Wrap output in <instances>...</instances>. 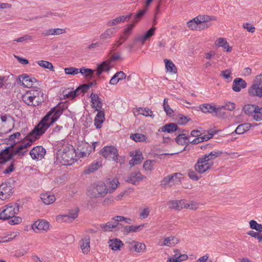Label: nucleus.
I'll list each match as a JSON object with an SVG mask.
<instances>
[{
  "mask_svg": "<svg viewBox=\"0 0 262 262\" xmlns=\"http://www.w3.org/2000/svg\"><path fill=\"white\" fill-rule=\"evenodd\" d=\"M62 113V111L59 108L54 107L51 108L28 135L25 140L15 148L13 145H11L13 158L15 157L21 158L24 157L28 151V148L32 145L33 142L39 139L47 129L59 118Z\"/></svg>",
  "mask_w": 262,
  "mask_h": 262,
  "instance_id": "nucleus-1",
  "label": "nucleus"
},
{
  "mask_svg": "<svg viewBox=\"0 0 262 262\" xmlns=\"http://www.w3.org/2000/svg\"><path fill=\"white\" fill-rule=\"evenodd\" d=\"M76 156L74 147L69 144H63L56 152V162L63 165H72Z\"/></svg>",
  "mask_w": 262,
  "mask_h": 262,
  "instance_id": "nucleus-2",
  "label": "nucleus"
},
{
  "mask_svg": "<svg viewBox=\"0 0 262 262\" xmlns=\"http://www.w3.org/2000/svg\"><path fill=\"white\" fill-rule=\"evenodd\" d=\"M4 209H0V219L8 220L13 219L10 221L11 224H17L21 222V219L19 216H15L19 211V206L16 203H11L6 205Z\"/></svg>",
  "mask_w": 262,
  "mask_h": 262,
  "instance_id": "nucleus-3",
  "label": "nucleus"
},
{
  "mask_svg": "<svg viewBox=\"0 0 262 262\" xmlns=\"http://www.w3.org/2000/svg\"><path fill=\"white\" fill-rule=\"evenodd\" d=\"M22 99L27 105L36 106L44 101V94L39 89H32L23 96Z\"/></svg>",
  "mask_w": 262,
  "mask_h": 262,
  "instance_id": "nucleus-4",
  "label": "nucleus"
},
{
  "mask_svg": "<svg viewBox=\"0 0 262 262\" xmlns=\"http://www.w3.org/2000/svg\"><path fill=\"white\" fill-rule=\"evenodd\" d=\"M108 192L105 184L99 182L92 186L87 192V195L92 198L104 197Z\"/></svg>",
  "mask_w": 262,
  "mask_h": 262,
  "instance_id": "nucleus-5",
  "label": "nucleus"
},
{
  "mask_svg": "<svg viewBox=\"0 0 262 262\" xmlns=\"http://www.w3.org/2000/svg\"><path fill=\"white\" fill-rule=\"evenodd\" d=\"M182 179L181 173H173L164 177L160 181V185L164 188H169L180 182Z\"/></svg>",
  "mask_w": 262,
  "mask_h": 262,
  "instance_id": "nucleus-6",
  "label": "nucleus"
},
{
  "mask_svg": "<svg viewBox=\"0 0 262 262\" xmlns=\"http://www.w3.org/2000/svg\"><path fill=\"white\" fill-rule=\"evenodd\" d=\"M248 94L251 96L262 97V74L255 78L252 84L248 89Z\"/></svg>",
  "mask_w": 262,
  "mask_h": 262,
  "instance_id": "nucleus-7",
  "label": "nucleus"
},
{
  "mask_svg": "<svg viewBox=\"0 0 262 262\" xmlns=\"http://www.w3.org/2000/svg\"><path fill=\"white\" fill-rule=\"evenodd\" d=\"M120 55L119 53H115L112 55L108 60L102 62L98 66L96 70V75L99 76L103 72H108L112 68L111 63L112 61L120 59Z\"/></svg>",
  "mask_w": 262,
  "mask_h": 262,
  "instance_id": "nucleus-8",
  "label": "nucleus"
},
{
  "mask_svg": "<svg viewBox=\"0 0 262 262\" xmlns=\"http://www.w3.org/2000/svg\"><path fill=\"white\" fill-rule=\"evenodd\" d=\"M101 155L106 159L117 161L119 154L117 149L114 146H105L100 151Z\"/></svg>",
  "mask_w": 262,
  "mask_h": 262,
  "instance_id": "nucleus-9",
  "label": "nucleus"
},
{
  "mask_svg": "<svg viewBox=\"0 0 262 262\" xmlns=\"http://www.w3.org/2000/svg\"><path fill=\"white\" fill-rule=\"evenodd\" d=\"M213 166V163H210L204 159L202 157L198 160L194 168L196 171L199 173H203L210 169Z\"/></svg>",
  "mask_w": 262,
  "mask_h": 262,
  "instance_id": "nucleus-10",
  "label": "nucleus"
},
{
  "mask_svg": "<svg viewBox=\"0 0 262 262\" xmlns=\"http://www.w3.org/2000/svg\"><path fill=\"white\" fill-rule=\"evenodd\" d=\"M179 242V239L175 236H169L165 238L161 237L158 243V246L173 247Z\"/></svg>",
  "mask_w": 262,
  "mask_h": 262,
  "instance_id": "nucleus-11",
  "label": "nucleus"
},
{
  "mask_svg": "<svg viewBox=\"0 0 262 262\" xmlns=\"http://www.w3.org/2000/svg\"><path fill=\"white\" fill-rule=\"evenodd\" d=\"M19 80L20 84L26 88H31L37 82L35 78L30 77L26 74L20 75Z\"/></svg>",
  "mask_w": 262,
  "mask_h": 262,
  "instance_id": "nucleus-12",
  "label": "nucleus"
},
{
  "mask_svg": "<svg viewBox=\"0 0 262 262\" xmlns=\"http://www.w3.org/2000/svg\"><path fill=\"white\" fill-rule=\"evenodd\" d=\"M45 149L41 146H36L33 148L30 152L31 158L34 160H41L46 154Z\"/></svg>",
  "mask_w": 262,
  "mask_h": 262,
  "instance_id": "nucleus-13",
  "label": "nucleus"
},
{
  "mask_svg": "<svg viewBox=\"0 0 262 262\" xmlns=\"http://www.w3.org/2000/svg\"><path fill=\"white\" fill-rule=\"evenodd\" d=\"M12 188L9 183H3L0 185V199L5 200L12 194Z\"/></svg>",
  "mask_w": 262,
  "mask_h": 262,
  "instance_id": "nucleus-14",
  "label": "nucleus"
},
{
  "mask_svg": "<svg viewBox=\"0 0 262 262\" xmlns=\"http://www.w3.org/2000/svg\"><path fill=\"white\" fill-rule=\"evenodd\" d=\"M146 179V177L142 175L140 171H134L128 176L126 182L135 185L137 183Z\"/></svg>",
  "mask_w": 262,
  "mask_h": 262,
  "instance_id": "nucleus-15",
  "label": "nucleus"
},
{
  "mask_svg": "<svg viewBox=\"0 0 262 262\" xmlns=\"http://www.w3.org/2000/svg\"><path fill=\"white\" fill-rule=\"evenodd\" d=\"M11 146H7L0 152V163H4L12 159Z\"/></svg>",
  "mask_w": 262,
  "mask_h": 262,
  "instance_id": "nucleus-16",
  "label": "nucleus"
},
{
  "mask_svg": "<svg viewBox=\"0 0 262 262\" xmlns=\"http://www.w3.org/2000/svg\"><path fill=\"white\" fill-rule=\"evenodd\" d=\"M200 108L203 113H214L216 116H220L221 107H215L214 105L209 104H203L200 106Z\"/></svg>",
  "mask_w": 262,
  "mask_h": 262,
  "instance_id": "nucleus-17",
  "label": "nucleus"
},
{
  "mask_svg": "<svg viewBox=\"0 0 262 262\" xmlns=\"http://www.w3.org/2000/svg\"><path fill=\"white\" fill-rule=\"evenodd\" d=\"M130 156L133 157V158L129 161V164L132 166L140 164L143 159L142 154L140 150L131 152Z\"/></svg>",
  "mask_w": 262,
  "mask_h": 262,
  "instance_id": "nucleus-18",
  "label": "nucleus"
},
{
  "mask_svg": "<svg viewBox=\"0 0 262 262\" xmlns=\"http://www.w3.org/2000/svg\"><path fill=\"white\" fill-rule=\"evenodd\" d=\"M176 142L179 145H184L190 143L189 136L188 135V132L183 130L175 139Z\"/></svg>",
  "mask_w": 262,
  "mask_h": 262,
  "instance_id": "nucleus-19",
  "label": "nucleus"
},
{
  "mask_svg": "<svg viewBox=\"0 0 262 262\" xmlns=\"http://www.w3.org/2000/svg\"><path fill=\"white\" fill-rule=\"evenodd\" d=\"M168 205L171 209L180 210L186 208L187 201L185 200L171 201L169 202Z\"/></svg>",
  "mask_w": 262,
  "mask_h": 262,
  "instance_id": "nucleus-20",
  "label": "nucleus"
},
{
  "mask_svg": "<svg viewBox=\"0 0 262 262\" xmlns=\"http://www.w3.org/2000/svg\"><path fill=\"white\" fill-rule=\"evenodd\" d=\"M155 27L151 28L145 34L139 35L135 38V42L143 44L145 41L151 37L155 33Z\"/></svg>",
  "mask_w": 262,
  "mask_h": 262,
  "instance_id": "nucleus-21",
  "label": "nucleus"
},
{
  "mask_svg": "<svg viewBox=\"0 0 262 262\" xmlns=\"http://www.w3.org/2000/svg\"><path fill=\"white\" fill-rule=\"evenodd\" d=\"M246 86L247 83L244 80L241 78H236L233 80L232 89L234 92H238Z\"/></svg>",
  "mask_w": 262,
  "mask_h": 262,
  "instance_id": "nucleus-22",
  "label": "nucleus"
},
{
  "mask_svg": "<svg viewBox=\"0 0 262 262\" xmlns=\"http://www.w3.org/2000/svg\"><path fill=\"white\" fill-rule=\"evenodd\" d=\"M32 227L34 230L37 229L39 230L47 231L49 228V223L45 220H38L32 225Z\"/></svg>",
  "mask_w": 262,
  "mask_h": 262,
  "instance_id": "nucleus-23",
  "label": "nucleus"
},
{
  "mask_svg": "<svg viewBox=\"0 0 262 262\" xmlns=\"http://www.w3.org/2000/svg\"><path fill=\"white\" fill-rule=\"evenodd\" d=\"M80 248L83 253H88L90 250V237L84 235L80 241Z\"/></svg>",
  "mask_w": 262,
  "mask_h": 262,
  "instance_id": "nucleus-24",
  "label": "nucleus"
},
{
  "mask_svg": "<svg viewBox=\"0 0 262 262\" xmlns=\"http://www.w3.org/2000/svg\"><path fill=\"white\" fill-rule=\"evenodd\" d=\"M90 98L91 99L92 107L96 108L95 111H98L99 108H102V103L97 94L92 93Z\"/></svg>",
  "mask_w": 262,
  "mask_h": 262,
  "instance_id": "nucleus-25",
  "label": "nucleus"
},
{
  "mask_svg": "<svg viewBox=\"0 0 262 262\" xmlns=\"http://www.w3.org/2000/svg\"><path fill=\"white\" fill-rule=\"evenodd\" d=\"M132 15V14L130 13L126 16H121L120 17H117L113 20L108 21V23H107V25L109 27H112L113 26L117 25L122 22L128 21L130 19Z\"/></svg>",
  "mask_w": 262,
  "mask_h": 262,
  "instance_id": "nucleus-26",
  "label": "nucleus"
},
{
  "mask_svg": "<svg viewBox=\"0 0 262 262\" xmlns=\"http://www.w3.org/2000/svg\"><path fill=\"white\" fill-rule=\"evenodd\" d=\"M222 154V152L219 150H214L208 154H206L202 157V158L205 159L206 162L213 163L212 161L214 160L215 158L220 157Z\"/></svg>",
  "mask_w": 262,
  "mask_h": 262,
  "instance_id": "nucleus-27",
  "label": "nucleus"
},
{
  "mask_svg": "<svg viewBox=\"0 0 262 262\" xmlns=\"http://www.w3.org/2000/svg\"><path fill=\"white\" fill-rule=\"evenodd\" d=\"M175 254L169 257L167 262H180L186 260L188 257L185 254H181L178 250H174Z\"/></svg>",
  "mask_w": 262,
  "mask_h": 262,
  "instance_id": "nucleus-28",
  "label": "nucleus"
},
{
  "mask_svg": "<svg viewBox=\"0 0 262 262\" xmlns=\"http://www.w3.org/2000/svg\"><path fill=\"white\" fill-rule=\"evenodd\" d=\"M40 199L46 205L51 204L56 200L54 195L50 192H46L41 194L40 195Z\"/></svg>",
  "mask_w": 262,
  "mask_h": 262,
  "instance_id": "nucleus-29",
  "label": "nucleus"
},
{
  "mask_svg": "<svg viewBox=\"0 0 262 262\" xmlns=\"http://www.w3.org/2000/svg\"><path fill=\"white\" fill-rule=\"evenodd\" d=\"M178 129L179 128L176 124L170 123L166 124L165 125L160 127L158 131L171 133L178 130Z\"/></svg>",
  "mask_w": 262,
  "mask_h": 262,
  "instance_id": "nucleus-30",
  "label": "nucleus"
},
{
  "mask_svg": "<svg viewBox=\"0 0 262 262\" xmlns=\"http://www.w3.org/2000/svg\"><path fill=\"white\" fill-rule=\"evenodd\" d=\"M114 33V28L107 29L100 35V40L102 41V43H107L108 42L107 40L112 37Z\"/></svg>",
  "mask_w": 262,
  "mask_h": 262,
  "instance_id": "nucleus-31",
  "label": "nucleus"
},
{
  "mask_svg": "<svg viewBox=\"0 0 262 262\" xmlns=\"http://www.w3.org/2000/svg\"><path fill=\"white\" fill-rule=\"evenodd\" d=\"M108 243L109 247L114 251L120 250V247L123 245L122 241L116 238L110 239Z\"/></svg>",
  "mask_w": 262,
  "mask_h": 262,
  "instance_id": "nucleus-32",
  "label": "nucleus"
},
{
  "mask_svg": "<svg viewBox=\"0 0 262 262\" xmlns=\"http://www.w3.org/2000/svg\"><path fill=\"white\" fill-rule=\"evenodd\" d=\"M129 245L134 248L135 251L137 252H143L146 249V246L144 244L132 241L130 242H127Z\"/></svg>",
  "mask_w": 262,
  "mask_h": 262,
  "instance_id": "nucleus-33",
  "label": "nucleus"
},
{
  "mask_svg": "<svg viewBox=\"0 0 262 262\" xmlns=\"http://www.w3.org/2000/svg\"><path fill=\"white\" fill-rule=\"evenodd\" d=\"M114 222H117L116 226L118 229H121L124 226L121 224L119 223V222L124 221L126 223L130 224L132 223V221L130 218L125 217L122 216H116L113 218Z\"/></svg>",
  "mask_w": 262,
  "mask_h": 262,
  "instance_id": "nucleus-34",
  "label": "nucleus"
},
{
  "mask_svg": "<svg viewBox=\"0 0 262 262\" xmlns=\"http://www.w3.org/2000/svg\"><path fill=\"white\" fill-rule=\"evenodd\" d=\"M143 227V225H131V226H123L121 229H123V231L125 234H128L130 232H136L139 231Z\"/></svg>",
  "mask_w": 262,
  "mask_h": 262,
  "instance_id": "nucleus-35",
  "label": "nucleus"
},
{
  "mask_svg": "<svg viewBox=\"0 0 262 262\" xmlns=\"http://www.w3.org/2000/svg\"><path fill=\"white\" fill-rule=\"evenodd\" d=\"M79 72L88 80L92 79L94 77L95 71L91 69L82 67L80 69Z\"/></svg>",
  "mask_w": 262,
  "mask_h": 262,
  "instance_id": "nucleus-36",
  "label": "nucleus"
},
{
  "mask_svg": "<svg viewBox=\"0 0 262 262\" xmlns=\"http://www.w3.org/2000/svg\"><path fill=\"white\" fill-rule=\"evenodd\" d=\"M215 45L217 47H221L223 48L227 52H230L232 48L229 46L227 41L223 38H218L215 43Z\"/></svg>",
  "mask_w": 262,
  "mask_h": 262,
  "instance_id": "nucleus-37",
  "label": "nucleus"
},
{
  "mask_svg": "<svg viewBox=\"0 0 262 262\" xmlns=\"http://www.w3.org/2000/svg\"><path fill=\"white\" fill-rule=\"evenodd\" d=\"M117 222H108L106 224H102L100 225V228L101 229L104 231H111L113 230V229H115L116 228H118L117 226H116Z\"/></svg>",
  "mask_w": 262,
  "mask_h": 262,
  "instance_id": "nucleus-38",
  "label": "nucleus"
},
{
  "mask_svg": "<svg viewBox=\"0 0 262 262\" xmlns=\"http://www.w3.org/2000/svg\"><path fill=\"white\" fill-rule=\"evenodd\" d=\"M251 125L250 123H244L238 125L236 127L235 132L237 134H242L245 132L249 130L251 128Z\"/></svg>",
  "mask_w": 262,
  "mask_h": 262,
  "instance_id": "nucleus-39",
  "label": "nucleus"
},
{
  "mask_svg": "<svg viewBox=\"0 0 262 262\" xmlns=\"http://www.w3.org/2000/svg\"><path fill=\"white\" fill-rule=\"evenodd\" d=\"M165 64V68L169 72L172 73H176L177 69L174 64L169 59H164V60Z\"/></svg>",
  "mask_w": 262,
  "mask_h": 262,
  "instance_id": "nucleus-40",
  "label": "nucleus"
},
{
  "mask_svg": "<svg viewBox=\"0 0 262 262\" xmlns=\"http://www.w3.org/2000/svg\"><path fill=\"white\" fill-rule=\"evenodd\" d=\"M85 148V151H81L79 153H76V155H78V156L80 158H85L88 157L92 152V147L89 144H85L83 147V148Z\"/></svg>",
  "mask_w": 262,
  "mask_h": 262,
  "instance_id": "nucleus-41",
  "label": "nucleus"
},
{
  "mask_svg": "<svg viewBox=\"0 0 262 262\" xmlns=\"http://www.w3.org/2000/svg\"><path fill=\"white\" fill-rule=\"evenodd\" d=\"M130 138L136 142H146L147 140V138L145 135L138 133L132 134Z\"/></svg>",
  "mask_w": 262,
  "mask_h": 262,
  "instance_id": "nucleus-42",
  "label": "nucleus"
},
{
  "mask_svg": "<svg viewBox=\"0 0 262 262\" xmlns=\"http://www.w3.org/2000/svg\"><path fill=\"white\" fill-rule=\"evenodd\" d=\"M256 107L255 105L247 104L244 106L243 110L246 115L252 116L255 111Z\"/></svg>",
  "mask_w": 262,
  "mask_h": 262,
  "instance_id": "nucleus-43",
  "label": "nucleus"
},
{
  "mask_svg": "<svg viewBox=\"0 0 262 262\" xmlns=\"http://www.w3.org/2000/svg\"><path fill=\"white\" fill-rule=\"evenodd\" d=\"M99 167V164L98 163H93L85 168L83 173L85 174L91 173L97 170Z\"/></svg>",
  "mask_w": 262,
  "mask_h": 262,
  "instance_id": "nucleus-44",
  "label": "nucleus"
},
{
  "mask_svg": "<svg viewBox=\"0 0 262 262\" xmlns=\"http://www.w3.org/2000/svg\"><path fill=\"white\" fill-rule=\"evenodd\" d=\"M137 112L139 114L146 117H152L153 116L152 111L148 108L139 107L137 109Z\"/></svg>",
  "mask_w": 262,
  "mask_h": 262,
  "instance_id": "nucleus-45",
  "label": "nucleus"
},
{
  "mask_svg": "<svg viewBox=\"0 0 262 262\" xmlns=\"http://www.w3.org/2000/svg\"><path fill=\"white\" fill-rule=\"evenodd\" d=\"M107 183L109 185L110 189H108V191L110 192H112L116 189L119 184L117 179H108Z\"/></svg>",
  "mask_w": 262,
  "mask_h": 262,
  "instance_id": "nucleus-46",
  "label": "nucleus"
},
{
  "mask_svg": "<svg viewBox=\"0 0 262 262\" xmlns=\"http://www.w3.org/2000/svg\"><path fill=\"white\" fill-rule=\"evenodd\" d=\"M252 117L257 121L262 120V107H259L256 106L255 111L253 113Z\"/></svg>",
  "mask_w": 262,
  "mask_h": 262,
  "instance_id": "nucleus-47",
  "label": "nucleus"
},
{
  "mask_svg": "<svg viewBox=\"0 0 262 262\" xmlns=\"http://www.w3.org/2000/svg\"><path fill=\"white\" fill-rule=\"evenodd\" d=\"M147 10V8L145 7L144 9L139 10L138 13L135 15V17L133 18V23L135 24L137 23L145 14Z\"/></svg>",
  "mask_w": 262,
  "mask_h": 262,
  "instance_id": "nucleus-48",
  "label": "nucleus"
},
{
  "mask_svg": "<svg viewBox=\"0 0 262 262\" xmlns=\"http://www.w3.org/2000/svg\"><path fill=\"white\" fill-rule=\"evenodd\" d=\"M163 106V109H164V111L165 112V113H166L167 115H168L169 116H171L172 115L173 111L170 107V106L168 104L167 98H165L164 99Z\"/></svg>",
  "mask_w": 262,
  "mask_h": 262,
  "instance_id": "nucleus-49",
  "label": "nucleus"
},
{
  "mask_svg": "<svg viewBox=\"0 0 262 262\" xmlns=\"http://www.w3.org/2000/svg\"><path fill=\"white\" fill-rule=\"evenodd\" d=\"M37 64L42 68L53 71V66L50 62L45 60H39L37 61Z\"/></svg>",
  "mask_w": 262,
  "mask_h": 262,
  "instance_id": "nucleus-50",
  "label": "nucleus"
},
{
  "mask_svg": "<svg viewBox=\"0 0 262 262\" xmlns=\"http://www.w3.org/2000/svg\"><path fill=\"white\" fill-rule=\"evenodd\" d=\"M250 227L252 229H255L258 232H262V225L258 224L255 221L251 220L249 222Z\"/></svg>",
  "mask_w": 262,
  "mask_h": 262,
  "instance_id": "nucleus-51",
  "label": "nucleus"
},
{
  "mask_svg": "<svg viewBox=\"0 0 262 262\" xmlns=\"http://www.w3.org/2000/svg\"><path fill=\"white\" fill-rule=\"evenodd\" d=\"M211 20V17L208 15H200L194 18V20L198 21L199 24L202 23H207Z\"/></svg>",
  "mask_w": 262,
  "mask_h": 262,
  "instance_id": "nucleus-52",
  "label": "nucleus"
},
{
  "mask_svg": "<svg viewBox=\"0 0 262 262\" xmlns=\"http://www.w3.org/2000/svg\"><path fill=\"white\" fill-rule=\"evenodd\" d=\"M80 69L74 67H69L64 69L66 74L75 75L80 73Z\"/></svg>",
  "mask_w": 262,
  "mask_h": 262,
  "instance_id": "nucleus-53",
  "label": "nucleus"
},
{
  "mask_svg": "<svg viewBox=\"0 0 262 262\" xmlns=\"http://www.w3.org/2000/svg\"><path fill=\"white\" fill-rule=\"evenodd\" d=\"M135 24L134 23L130 24L124 30V34L125 35L124 40H126L129 35L131 34L133 28L134 27Z\"/></svg>",
  "mask_w": 262,
  "mask_h": 262,
  "instance_id": "nucleus-54",
  "label": "nucleus"
},
{
  "mask_svg": "<svg viewBox=\"0 0 262 262\" xmlns=\"http://www.w3.org/2000/svg\"><path fill=\"white\" fill-rule=\"evenodd\" d=\"M221 107V110L222 109L226 110L228 111H232L235 108V104L231 102H225V105L220 106Z\"/></svg>",
  "mask_w": 262,
  "mask_h": 262,
  "instance_id": "nucleus-55",
  "label": "nucleus"
},
{
  "mask_svg": "<svg viewBox=\"0 0 262 262\" xmlns=\"http://www.w3.org/2000/svg\"><path fill=\"white\" fill-rule=\"evenodd\" d=\"M56 221L58 222H71V220L67 214L59 215L56 216Z\"/></svg>",
  "mask_w": 262,
  "mask_h": 262,
  "instance_id": "nucleus-56",
  "label": "nucleus"
},
{
  "mask_svg": "<svg viewBox=\"0 0 262 262\" xmlns=\"http://www.w3.org/2000/svg\"><path fill=\"white\" fill-rule=\"evenodd\" d=\"M188 27L191 30H197L199 29V23L194 18L187 23Z\"/></svg>",
  "mask_w": 262,
  "mask_h": 262,
  "instance_id": "nucleus-57",
  "label": "nucleus"
},
{
  "mask_svg": "<svg viewBox=\"0 0 262 262\" xmlns=\"http://www.w3.org/2000/svg\"><path fill=\"white\" fill-rule=\"evenodd\" d=\"M78 209H76L74 210H70L69 211L68 214L67 215L71 221L77 217L78 215Z\"/></svg>",
  "mask_w": 262,
  "mask_h": 262,
  "instance_id": "nucleus-58",
  "label": "nucleus"
},
{
  "mask_svg": "<svg viewBox=\"0 0 262 262\" xmlns=\"http://www.w3.org/2000/svg\"><path fill=\"white\" fill-rule=\"evenodd\" d=\"M199 204L194 201H187L186 209L195 210L198 208Z\"/></svg>",
  "mask_w": 262,
  "mask_h": 262,
  "instance_id": "nucleus-59",
  "label": "nucleus"
},
{
  "mask_svg": "<svg viewBox=\"0 0 262 262\" xmlns=\"http://www.w3.org/2000/svg\"><path fill=\"white\" fill-rule=\"evenodd\" d=\"M153 161L151 160H147L143 164L144 168L146 170H150L153 168Z\"/></svg>",
  "mask_w": 262,
  "mask_h": 262,
  "instance_id": "nucleus-60",
  "label": "nucleus"
},
{
  "mask_svg": "<svg viewBox=\"0 0 262 262\" xmlns=\"http://www.w3.org/2000/svg\"><path fill=\"white\" fill-rule=\"evenodd\" d=\"M17 235L16 233L9 232L7 233L6 236L4 237H7L6 238H4V241H7L6 242H9L14 239Z\"/></svg>",
  "mask_w": 262,
  "mask_h": 262,
  "instance_id": "nucleus-61",
  "label": "nucleus"
},
{
  "mask_svg": "<svg viewBox=\"0 0 262 262\" xmlns=\"http://www.w3.org/2000/svg\"><path fill=\"white\" fill-rule=\"evenodd\" d=\"M15 169L14 164L13 162H12L8 166H7L6 169L3 171L4 174H9L11 172H13Z\"/></svg>",
  "mask_w": 262,
  "mask_h": 262,
  "instance_id": "nucleus-62",
  "label": "nucleus"
},
{
  "mask_svg": "<svg viewBox=\"0 0 262 262\" xmlns=\"http://www.w3.org/2000/svg\"><path fill=\"white\" fill-rule=\"evenodd\" d=\"M243 27L246 29L248 32L253 33L255 31V27L250 23H245L243 24Z\"/></svg>",
  "mask_w": 262,
  "mask_h": 262,
  "instance_id": "nucleus-63",
  "label": "nucleus"
},
{
  "mask_svg": "<svg viewBox=\"0 0 262 262\" xmlns=\"http://www.w3.org/2000/svg\"><path fill=\"white\" fill-rule=\"evenodd\" d=\"M150 210L148 208H144L140 214V216L141 219H145L149 215Z\"/></svg>",
  "mask_w": 262,
  "mask_h": 262,
  "instance_id": "nucleus-64",
  "label": "nucleus"
}]
</instances>
